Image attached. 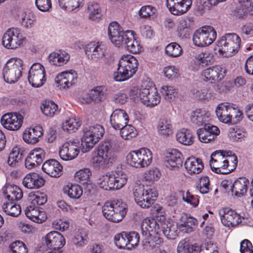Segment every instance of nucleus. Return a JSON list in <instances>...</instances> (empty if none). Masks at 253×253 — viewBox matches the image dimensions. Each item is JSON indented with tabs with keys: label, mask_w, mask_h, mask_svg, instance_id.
I'll return each instance as SVG.
<instances>
[{
	"label": "nucleus",
	"mask_w": 253,
	"mask_h": 253,
	"mask_svg": "<svg viewBox=\"0 0 253 253\" xmlns=\"http://www.w3.org/2000/svg\"><path fill=\"white\" fill-rule=\"evenodd\" d=\"M44 67L39 63H34L30 67L28 73L29 83L35 87L42 86L46 81Z\"/></svg>",
	"instance_id": "obj_16"
},
{
	"label": "nucleus",
	"mask_w": 253,
	"mask_h": 253,
	"mask_svg": "<svg viewBox=\"0 0 253 253\" xmlns=\"http://www.w3.org/2000/svg\"><path fill=\"white\" fill-rule=\"evenodd\" d=\"M2 205L3 211L7 215L11 216L17 217L21 212V207L12 201L5 200Z\"/></svg>",
	"instance_id": "obj_40"
},
{
	"label": "nucleus",
	"mask_w": 253,
	"mask_h": 253,
	"mask_svg": "<svg viewBox=\"0 0 253 253\" xmlns=\"http://www.w3.org/2000/svg\"><path fill=\"white\" fill-rule=\"evenodd\" d=\"M138 63L136 58L127 54L123 55L118 63L117 71L114 73L116 81L122 82L132 77L136 72Z\"/></svg>",
	"instance_id": "obj_3"
},
{
	"label": "nucleus",
	"mask_w": 253,
	"mask_h": 253,
	"mask_svg": "<svg viewBox=\"0 0 253 253\" xmlns=\"http://www.w3.org/2000/svg\"><path fill=\"white\" fill-rule=\"evenodd\" d=\"M104 133V129L100 125L85 127L83 130L82 137L83 152L86 153L91 150L103 137Z\"/></svg>",
	"instance_id": "obj_6"
},
{
	"label": "nucleus",
	"mask_w": 253,
	"mask_h": 253,
	"mask_svg": "<svg viewBox=\"0 0 253 253\" xmlns=\"http://www.w3.org/2000/svg\"><path fill=\"white\" fill-rule=\"evenodd\" d=\"M23 62L19 58L12 57L6 63L3 69V77L7 83L17 82L22 76Z\"/></svg>",
	"instance_id": "obj_10"
},
{
	"label": "nucleus",
	"mask_w": 253,
	"mask_h": 253,
	"mask_svg": "<svg viewBox=\"0 0 253 253\" xmlns=\"http://www.w3.org/2000/svg\"><path fill=\"white\" fill-rule=\"evenodd\" d=\"M165 51L169 56L177 57L181 54L182 49L176 42H171L166 46Z\"/></svg>",
	"instance_id": "obj_56"
},
{
	"label": "nucleus",
	"mask_w": 253,
	"mask_h": 253,
	"mask_svg": "<svg viewBox=\"0 0 253 253\" xmlns=\"http://www.w3.org/2000/svg\"><path fill=\"white\" fill-rule=\"evenodd\" d=\"M153 159L152 151L147 148H141L131 151L126 156L127 164L135 168H146L151 164Z\"/></svg>",
	"instance_id": "obj_7"
},
{
	"label": "nucleus",
	"mask_w": 253,
	"mask_h": 253,
	"mask_svg": "<svg viewBox=\"0 0 253 253\" xmlns=\"http://www.w3.org/2000/svg\"><path fill=\"white\" fill-rule=\"evenodd\" d=\"M220 133L219 129L211 124H205L202 128L197 131L199 140L203 143H208L213 140Z\"/></svg>",
	"instance_id": "obj_20"
},
{
	"label": "nucleus",
	"mask_w": 253,
	"mask_h": 253,
	"mask_svg": "<svg viewBox=\"0 0 253 253\" xmlns=\"http://www.w3.org/2000/svg\"><path fill=\"white\" fill-rule=\"evenodd\" d=\"M107 96V89L104 85H98L93 87L82 98L83 103L90 104L92 102L99 103L104 101Z\"/></svg>",
	"instance_id": "obj_18"
},
{
	"label": "nucleus",
	"mask_w": 253,
	"mask_h": 253,
	"mask_svg": "<svg viewBox=\"0 0 253 253\" xmlns=\"http://www.w3.org/2000/svg\"><path fill=\"white\" fill-rule=\"evenodd\" d=\"M143 175L145 180L149 182H154L158 180L160 178L161 173L158 169L153 168L146 171Z\"/></svg>",
	"instance_id": "obj_59"
},
{
	"label": "nucleus",
	"mask_w": 253,
	"mask_h": 253,
	"mask_svg": "<svg viewBox=\"0 0 253 253\" xmlns=\"http://www.w3.org/2000/svg\"><path fill=\"white\" fill-rule=\"evenodd\" d=\"M192 25V18L186 17L180 20L177 26L178 36L181 38L187 37L191 32Z\"/></svg>",
	"instance_id": "obj_35"
},
{
	"label": "nucleus",
	"mask_w": 253,
	"mask_h": 253,
	"mask_svg": "<svg viewBox=\"0 0 253 253\" xmlns=\"http://www.w3.org/2000/svg\"><path fill=\"white\" fill-rule=\"evenodd\" d=\"M193 0H166V5L170 12L175 15L186 12L191 7Z\"/></svg>",
	"instance_id": "obj_21"
},
{
	"label": "nucleus",
	"mask_w": 253,
	"mask_h": 253,
	"mask_svg": "<svg viewBox=\"0 0 253 253\" xmlns=\"http://www.w3.org/2000/svg\"><path fill=\"white\" fill-rule=\"evenodd\" d=\"M85 53L88 58L95 62L99 61L103 57L107 58L109 56L110 58L109 63H111L113 59V54L107 52V48L105 44L102 42H91L86 46Z\"/></svg>",
	"instance_id": "obj_13"
},
{
	"label": "nucleus",
	"mask_w": 253,
	"mask_h": 253,
	"mask_svg": "<svg viewBox=\"0 0 253 253\" xmlns=\"http://www.w3.org/2000/svg\"><path fill=\"white\" fill-rule=\"evenodd\" d=\"M237 163L238 159L235 155L226 156L225 152L217 151L211 154L210 165L212 171L226 174L236 169Z\"/></svg>",
	"instance_id": "obj_1"
},
{
	"label": "nucleus",
	"mask_w": 253,
	"mask_h": 253,
	"mask_svg": "<svg viewBox=\"0 0 253 253\" xmlns=\"http://www.w3.org/2000/svg\"><path fill=\"white\" fill-rule=\"evenodd\" d=\"M6 190L7 195L5 200L12 201H18L23 197V193L22 189L16 185H8L6 187Z\"/></svg>",
	"instance_id": "obj_43"
},
{
	"label": "nucleus",
	"mask_w": 253,
	"mask_h": 253,
	"mask_svg": "<svg viewBox=\"0 0 253 253\" xmlns=\"http://www.w3.org/2000/svg\"><path fill=\"white\" fill-rule=\"evenodd\" d=\"M25 213L27 217L36 223H42L44 220V212L41 211L38 206L31 203L25 210Z\"/></svg>",
	"instance_id": "obj_32"
},
{
	"label": "nucleus",
	"mask_w": 253,
	"mask_h": 253,
	"mask_svg": "<svg viewBox=\"0 0 253 253\" xmlns=\"http://www.w3.org/2000/svg\"><path fill=\"white\" fill-rule=\"evenodd\" d=\"M225 70L220 66H215L204 70L202 72L203 80L210 83L221 80L224 76Z\"/></svg>",
	"instance_id": "obj_25"
},
{
	"label": "nucleus",
	"mask_w": 253,
	"mask_h": 253,
	"mask_svg": "<svg viewBox=\"0 0 253 253\" xmlns=\"http://www.w3.org/2000/svg\"><path fill=\"white\" fill-rule=\"evenodd\" d=\"M25 40L20 29L13 28L9 29L4 34L2 43L6 48L14 49L21 46Z\"/></svg>",
	"instance_id": "obj_14"
},
{
	"label": "nucleus",
	"mask_w": 253,
	"mask_h": 253,
	"mask_svg": "<svg viewBox=\"0 0 253 253\" xmlns=\"http://www.w3.org/2000/svg\"><path fill=\"white\" fill-rule=\"evenodd\" d=\"M19 17L21 24L24 28L29 29L34 27L36 19L35 14L30 10L22 12Z\"/></svg>",
	"instance_id": "obj_44"
},
{
	"label": "nucleus",
	"mask_w": 253,
	"mask_h": 253,
	"mask_svg": "<svg viewBox=\"0 0 253 253\" xmlns=\"http://www.w3.org/2000/svg\"><path fill=\"white\" fill-rule=\"evenodd\" d=\"M120 133L122 138L125 140H130L137 135L136 129L131 125H126L120 129Z\"/></svg>",
	"instance_id": "obj_50"
},
{
	"label": "nucleus",
	"mask_w": 253,
	"mask_h": 253,
	"mask_svg": "<svg viewBox=\"0 0 253 253\" xmlns=\"http://www.w3.org/2000/svg\"><path fill=\"white\" fill-rule=\"evenodd\" d=\"M127 241L128 243V250H131L132 248L136 247L139 242V235L136 232H130L129 234L126 233Z\"/></svg>",
	"instance_id": "obj_63"
},
{
	"label": "nucleus",
	"mask_w": 253,
	"mask_h": 253,
	"mask_svg": "<svg viewBox=\"0 0 253 253\" xmlns=\"http://www.w3.org/2000/svg\"><path fill=\"white\" fill-rule=\"evenodd\" d=\"M176 138L179 143L185 146H190L194 142L193 134L189 129H181L176 133Z\"/></svg>",
	"instance_id": "obj_39"
},
{
	"label": "nucleus",
	"mask_w": 253,
	"mask_h": 253,
	"mask_svg": "<svg viewBox=\"0 0 253 253\" xmlns=\"http://www.w3.org/2000/svg\"><path fill=\"white\" fill-rule=\"evenodd\" d=\"M160 228L164 235L169 239H174L177 236L176 228L174 225L167 221L160 222Z\"/></svg>",
	"instance_id": "obj_47"
},
{
	"label": "nucleus",
	"mask_w": 253,
	"mask_h": 253,
	"mask_svg": "<svg viewBox=\"0 0 253 253\" xmlns=\"http://www.w3.org/2000/svg\"><path fill=\"white\" fill-rule=\"evenodd\" d=\"M126 212V205L119 200L106 202L102 207L104 216L113 222L117 223L122 221Z\"/></svg>",
	"instance_id": "obj_5"
},
{
	"label": "nucleus",
	"mask_w": 253,
	"mask_h": 253,
	"mask_svg": "<svg viewBox=\"0 0 253 253\" xmlns=\"http://www.w3.org/2000/svg\"><path fill=\"white\" fill-rule=\"evenodd\" d=\"M96 184L102 189L107 191L113 190L111 172L99 175L96 179Z\"/></svg>",
	"instance_id": "obj_46"
},
{
	"label": "nucleus",
	"mask_w": 253,
	"mask_h": 253,
	"mask_svg": "<svg viewBox=\"0 0 253 253\" xmlns=\"http://www.w3.org/2000/svg\"><path fill=\"white\" fill-rule=\"evenodd\" d=\"M129 121L128 115L126 112H113L110 116V123L115 129H119L126 125Z\"/></svg>",
	"instance_id": "obj_31"
},
{
	"label": "nucleus",
	"mask_w": 253,
	"mask_h": 253,
	"mask_svg": "<svg viewBox=\"0 0 253 253\" xmlns=\"http://www.w3.org/2000/svg\"><path fill=\"white\" fill-rule=\"evenodd\" d=\"M11 253H28L25 245L21 241H17L10 245Z\"/></svg>",
	"instance_id": "obj_64"
},
{
	"label": "nucleus",
	"mask_w": 253,
	"mask_h": 253,
	"mask_svg": "<svg viewBox=\"0 0 253 253\" xmlns=\"http://www.w3.org/2000/svg\"><path fill=\"white\" fill-rule=\"evenodd\" d=\"M160 222H158L153 217H146L144 219L141 226L142 236H149L153 234H160L161 232Z\"/></svg>",
	"instance_id": "obj_24"
},
{
	"label": "nucleus",
	"mask_w": 253,
	"mask_h": 253,
	"mask_svg": "<svg viewBox=\"0 0 253 253\" xmlns=\"http://www.w3.org/2000/svg\"><path fill=\"white\" fill-rule=\"evenodd\" d=\"M24 151L20 147H14L9 154L7 164L11 167L15 166L20 162L23 157Z\"/></svg>",
	"instance_id": "obj_48"
},
{
	"label": "nucleus",
	"mask_w": 253,
	"mask_h": 253,
	"mask_svg": "<svg viewBox=\"0 0 253 253\" xmlns=\"http://www.w3.org/2000/svg\"><path fill=\"white\" fill-rule=\"evenodd\" d=\"M82 123L79 118H70L62 123V128L64 131L68 133L74 132L81 126Z\"/></svg>",
	"instance_id": "obj_41"
},
{
	"label": "nucleus",
	"mask_w": 253,
	"mask_h": 253,
	"mask_svg": "<svg viewBox=\"0 0 253 253\" xmlns=\"http://www.w3.org/2000/svg\"><path fill=\"white\" fill-rule=\"evenodd\" d=\"M79 145L78 141L69 140L65 142L59 151L61 159L69 161L76 158L80 153Z\"/></svg>",
	"instance_id": "obj_17"
},
{
	"label": "nucleus",
	"mask_w": 253,
	"mask_h": 253,
	"mask_svg": "<svg viewBox=\"0 0 253 253\" xmlns=\"http://www.w3.org/2000/svg\"><path fill=\"white\" fill-rule=\"evenodd\" d=\"M185 168L189 174H198L203 169L204 166L200 159L194 157L187 158L184 163Z\"/></svg>",
	"instance_id": "obj_33"
},
{
	"label": "nucleus",
	"mask_w": 253,
	"mask_h": 253,
	"mask_svg": "<svg viewBox=\"0 0 253 253\" xmlns=\"http://www.w3.org/2000/svg\"><path fill=\"white\" fill-rule=\"evenodd\" d=\"M45 157L44 150L41 148H36L31 150L25 160V167L29 169L39 165Z\"/></svg>",
	"instance_id": "obj_26"
},
{
	"label": "nucleus",
	"mask_w": 253,
	"mask_h": 253,
	"mask_svg": "<svg viewBox=\"0 0 253 253\" xmlns=\"http://www.w3.org/2000/svg\"><path fill=\"white\" fill-rule=\"evenodd\" d=\"M91 171L88 168H84L76 172L75 178L77 181L82 184L88 183L90 181Z\"/></svg>",
	"instance_id": "obj_49"
},
{
	"label": "nucleus",
	"mask_w": 253,
	"mask_h": 253,
	"mask_svg": "<svg viewBox=\"0 0 253 253\" xmlns=\"http://www.w3.org/2000/svg\"><path fill=\"white\" fill-rule=\"evenodd\" d=\"M29 198L31 204L37 206L43 205L47 202V197L45 194L42 193H31Z\"/></svg>",
	"instance_id": "obj_58"
},
{
	"label": "nucleus",
	"mask_w": 253,
	"mask_h": 253,
	"mask_svg": "<svg viewBox=\"0 0 253 253\" xmlns=\"http://www.w3.org/2000/svg\"><path fill=\"white\" fill-rule=\"evenodd\" d=\"M87 233L85 231L82 230L76 234L73 239V243L78 246L82 247L87 243Z\"/></svg>",
	"instance_id": "obj_60"
},
{
	"label": "nucleus",
	"mask_w": 253,
	"mask_h": 253,
	"mask_svg": "<svg viewBox=\"0 0 253 253\" xmlns=\"http://www.w3.org/2000/svg\"><path fill=\"white\" fill-rule=\"evenodd\" d=\"M111 178L113 190L123 188L127 181L126 174L122 170L111 171Z\"/></svg>",
	"instance_id": "obj_36"
},
{
	"label": "nucleus",
	"mask_w": 253,
	"mask_h": 253,
	"mask_svg": "<svg viewBox=\"0 0 253 253\" xmlns=\"http://www.w3.org/2000/svg\"><path fill=\"white\" fill-rule=\"evenodd\" d=\"M108 33L110 40L116 46L120 47L123 45L127 34L133 33L131 31H124L122 28L117 22H111L108 28Z\"/></svg>",
	"instance_id": "obj_15"
},
{
	"label": "nucleus",
	"mask_w": 253,
	"mask_h": 253,
	"mask_svg": "<svg viewBox=\"0 0 253 253\" xmlns=\"http://www.w3.org/2000/svg\"><path fill=\"white\" fill-rule=\"evenodd\" d=\"M197 187L202 194L209 193L211 190L209 177L207 176L201 177L197 182Z\"/></svg>",
	"instance_id": "obj_57"
},
{
	"label": "nucleus",
	"mask_w": 253,
	"mask_h": 253,
	"mask_svg": "<svg viewBox=\"0 0 253 253\" xmlns=\"http://www.w3.org/2000/svg\"><path fill=\"white\" fill-rule=\"evenodd\" d=\"M249 183L250 181L246 177H239L233 184L232 191L237 196H243L247 192Z\"/></svg>",
	"instance_id": "obj_38"
},
{
	"label": "nucleus",
	"mask_w": 253,
	"mask_h": 253,
	"mask_svg": "<svg viewBox=\"0 0 253 253\" xmlns=\"http://www.w3.org/2000/svg\"><path fill=\"white\" fill-rule=\"evenodd\" d=\"M131 99L134 101H140L144 105L153 107L160 102L161 97L154 86L142 85L141 88H133L129 92Z\"/></svg>",
	"instance_id": "obj_2"
},
{
	"label": "nucleus",
	"mask_w": 253,
	"mask_h": 253,
	"mask_svg": "<svg viewBox=\"0 0 253 253\" xmlns=\"http://www.w3.org/2000/svg\"><path fill=\"white\" fill-rule=\"evenodd\" d=\"M24 120L31 122L34 119L31 114H27L26 112H8L1 116L0 122L7 130L17 131L22 127Z\"/></svg>",
	"instance_id": "obj_4"
},
{
	"label": "nucleus",
	"mask_w": 253,
	"mask_h": 253,
	"mask_svg": "<svg viewBox=\"0 0 253 253\" xmlns=\"http://www.w3.org/2000/svg\"><path fill=\"white\" fill-rule=\"evenodd\" d=\"M43 134L42 126L38 125L26 128L23 133V139L27 144H35L39 141L40 138Z\"/></svg>",
	"instance_id": "obj_22"
},
{
	"label": "nucleus",
	"mask_w": 253,
	"mask_h": 253,
	"mask_svg": "<svg viewBox=\"0 0 253 253\" xmlns=\"http://www.w3.org/2000/svg\"><path fill=\"white\" fill-rule=\"evenodd\" d=\"M89 18L91 20L99 19L101 16V10L97 3L90 2L87 4Z\"/></svg>",
	"instance_id": "obj_55"
},
{
	"label": "nucleus",
	"mask_w": 253,
	"mask_h": 253,
	"mask_svg": "<svg viewBox=\"0 0 253 253\" xmlns=\"http://www.w3.org/2000/svg\"><path fill=\"white\" fill-rule=\"evenodd\" d=\"M240 43V38L237 34L228 33L218 42L216 49L225 56H231L238 51Z\"/></svg>",
	"instance_id": "obj_8"
},
{
	"label": "nucleus",
	"mask_w": 253,
	"mask_h": 253,
	"mask_svg": "<svg viewBox=\"0 0 253 253\" xmlns=\"http://www.w3.org/2000/svg\"><path fill=\"white\" fill-rule=\"evenodd\" d=\"M158 133L162 135L169 136L172 132L171 125L169 120L161 119L157 124Z\"/></svg>",
	"instance_id": "obj_51"
},
{
	"label": "nucleus",
	"mask_w": 253,
	"mask_h": 253,
	"mask_svg": "<svg viewBox=\"0 0 253 253\" xmlns=\"http://www.w3.org/2000/svg\"><path fill=\"white\" fill-rule=\"evenodd\" d=\"M158 193L154 188L145 189L143 185H137L133 190V196L136 204L143 209L149 208L154 203Z\"/></svg>",
	"instance_id": "obj_11"
},
{
	"label": "nucleus",
	"mask_w": 253,
	"mask_h": 253,
	"mask_svg": "<svg viewBox=\"0 0 253 253\" xmlns=\"http://www.w3.org/2000/svg\"><path fill=\"white\" fill-rule=\"evenodd\" d=\"M205 112H193L191 117V120L192 123L197 126H201L203 124H206V123L209 120V116Z\"/></svg>",
	"instance_id": "obj_54"
},
{
	"label": "nucleus",
	"mask_w": 253,
	"mask_h": 253,
	"mask_svg": "<svg viewBox=\"0 0 253 253\" xmlns=\"http://www.w3.org/2000/svg\"><path fill=\"white\" fill-rule=\"evenodd\" d=\"M183 155L178 149H173L166 156V166L171 170H177L182 166Z\"/></svg>",
	"instance_id": "obj_23"
},
{
	"label": "nucleus",
	"mask_w": 253,
	"mask_h": 253,
	"mask_svg": "<svg viewBox=\"0 0 253 253\" xmlns=\"http://www.w3.org/2000/svg\"><path fill=\"white\" fill-rule=\"evenodd\" d=\"M77 74L75 71H66L58 74L55 82L61 88H67L72 86L77 79Z\"/></svg>",
	"instance_id": "obj_28"
},
{
	"label": "nucleus",
	"mask_w": 253,
	"mask_h": 253,
	"mask_svg": "<svg viewBox=\"0 0 253 253\" xmlns=\"http://www.w3.org/2000/svg\"><path fill=\"white\" fill-rule=\"evenodd\" d=\"M69 54L64 50H58L50 53L48 56L49 62L56 66H61L66 64L69 60Z\"/></svg>",
	"instance_id": "obj_34"
},
{
	"label": "nucleus",
	"mask_w": 253,
	"mask_h": 253,
	"mask_svg": "<svg viewBox=\"0 0 253 253\" xmlns=\"http://www.w3.org/2000/svg\"><path fill=\"white\" fill-rule=\"evenodd\" d=\"M196 245H191L185 239L181 240L178 244L177 253H193L197 250Z\"/></svg>",
	"instance_id": "obj_53"
},
{
	"label": "nucleus",
	"mask_w": 253,
	"mask_h": 253,
	"mask_svg": "<svg viewBox=\"0 0 253 253\" xmlns=\"http://www.w3.org/2000/svg\"><path fill=\"white\" fill-rule=\"evenodd\" d=\"M44 179L36 172L26 174L23 179V184L27 188L34 189L42 187L44 184Z\"/></svg>",
	"instance_id": "obj_30"
},
{
	"label": "nucleus",
	"mask_w": 253,
	"mask_h": 253,
	"mask_svg": "<svg viewBox=\"0 0 253 253\" xmlns=\"http://www.w3.org/2000/svg\"><path fill=\"white\" fill-rule=\"evenodd\" d=\"M96 151L90 160L94 168L104 169L109 163H112L114 157L112 155V148L109 143L104 142L99 144Z\"/></svg>",
	"instance_id": "obj_9"
},
{
	"label": "nucleus",
	"mask_w": 253,
	"mask_h": 253,
	"mask_svg": "<svg viewBox=\"0 0 253 253\" xmlns=\"http://www.w3.org/2000/svg\"><path fill=\"white\" fill-rule=\"evenodd\" d=\"M219 214L221 221L225 226L234 227L241 222L240 214L228 208L220 209L219 211Z\"/></svg>",
	"instance_id": "obj_19"
},
{
	"label": "nucleus",
	"mask_w": 253,
	"mask_h": 253,
	"mask_svg": "<svg viewBox=\"0 0 253 253\" xmlns=\"http://www.w3.org/2000/svg\"><path fill=\"white\" fill-rule=\"evenodd\" d=\"M63 190L64 194L72 199H79L83 194L82 188L77 184L68 183L64 186Z\"/></svg>",
	"instance_id": "obj_42"
},
{
	"label": "nucleus",
	"mask_w": 253,
	"mask_h": 253,
	"mask_svg": "<svg viewBox=\"0 0 253 253\" xmlns=\"http://www.w3.org/2000/svg\"><path fill=\"white\" fill-rule=\"evenodd\" d=\"M156 12L155 7L151 5H145L141 7L139 11V15L143 18H151L153 17Z\"/></svg>",
	"instance_id": "obj_62"
},
{
	"label": "nucleus",
	"mask_w": 253,
	"mask_h": 253,
	"mask_svg": "<svg viewBox=\"0 0 253 253\" xmlns=\"http://www.w3.org/2000/svg\"><path fill=\"white\" fill-rule=\"evenodd\" d=\"M62 166L55 159L46 161L42 165V170L51 177H59L62 173Z\"/></svg>",
	"instance_id": "obj_29"
},
{
	"label": "nucleus",
	"mask_w": 253,
	"mask_h": 253,
	"mask_svg": "<svg viewBox=\"0 0 253 253\" xmlns=\"http://www.w3.org/2000/svg\"><path fill=\"white\" fill-rule=\"evenodd\" d=\"M127 242L126 233L118 234L114 237L115 244L119 249L128 250Z\"/></svg>",
	"instance_id": "obj_61"
},
{
	"label": "nucleus",
	"mask_w": 253,
	"mask_h": 253,
	"mask_svg": "<svg viewBox=\"0 0 253 253\" xmlns=\"http://www.w3.org/2000/svg\"><path fill=\"white\" fill-rule=\"evenodd\" d=\"M123 45H125L127 50L133 54L139 53L142 50V46L139 42L134 39L132 33L130 36L125 39Z\"/></svg>",
	"instance_id": "obj_45"
},
{
	"label": "nucleus",
	"mask_w": 253,
	"mask_h": 253,
	"mask_svg": "<svg viewBox=\"0 0 253 253\" xmlns=\"http://www.w3.org/2000/svg\"><path fill=\"white\" fill-rule=\"evenodd\" d=\"M216 38V32L211 26H203L197 29L193 35L195 45L203 47L211 45Z\"/></svg>",
	"instance_id": "obj_12"
},
{
	"label": "nucleus",
	"mask_w": 253,
	"mask_h": 253,
	"mask_svg": "<svg viewBox=\"0 0 253 253\" xmlns=\"http://www.w3.org/2000/svg\"><path fill=\"white\" fill-rule=\"evenodd\" d=\"M58 2L62 8L72 11L78 9L82 4L83 0H58Z\"/></svg>",
	"instance_id": "obj_52"
},
{
	"label": "nucleus",
	"mask_w": 253,
	"mask_h": 253,
	"mask_svg": "<svg viewBox=\"0 0 253 253\" xmlns=\"http://www.w3.org/2000/svg\"><path fill=\"white\" fill-rule=\"evenodd\" d=\"M45 243L49 249H61L66 241L63 236L57 231H51L45 236Z\"/></svg>",
	"instance_id": "obj_27"
},
{
	"label": "nucleus",
	"mask_w": 253,
	"mask_h": 253,
	"mask_svg": "<svg viewBox=\"0 0 253 253\" xmlns=\"http://www.w3.org/2000/svg\"><path fill=\"white\" fill-rule=\"evenodd\" d=\"M198 224L196 218L185 214L181 217V223L178 225V228L182 232L188 233L193 231Z\"/></svg>",
	"instance_id": "obj_37"
}]
</instances>
